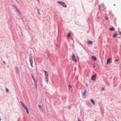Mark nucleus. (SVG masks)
Segmentation results:
<instances>
[{
    "label": "nucleus",
    "instance_id": "nucleus-16",
    "mask_svg": "<svg viewBox=\"0 0 121 121\" xmlns=\"http://www.w3.org/2000/svg\"><path fill=\"white\" fill-rule=\"evenodd\" d=\"M15 8L16 9V10L17 11V12H18V13H19L20 12V11L18 10V9L16 8V7H15Z\"/></svg>",
    "mask_w": 121,
    "mask_h": 121
},
{
    "label": "nucleus",
    "instance_id": "nucleus-36",
    "mask_svg": "<svg viewBox=\"0 0 121 121\" xmlns=\"http://www.w3.org/2000/svg\"><path fill=\"white\" fill-rule=\"evenodd\" d=\"M95 121H96V120H95Z\"/></svg>",
    "mask_w": 121,
    "mask_h": 121
},
{
    "label": "nucleus",
    "instance_id": "nucleus-4",
    "mask_svg": "<svg viewBox=\"0 0 121 121\" xmlns=\"http://www.w3.org/2000/svg\"><path fill=\"white\" fill-rule=\"evenodd\" d=\"M72 60L75 62H77V60L75 59V56L74 53H73L72 55Z\"/></svg>",
    "mask_w": 121,
    "mask_h": 121
},
{
    "label": "nucleus",
    "instance_id": "nucleus-5",
    "mask_svg": "<svg viewBox=\"0 0 121 121\" xmlns=\"http://www.w3.org/2000/svg\"><path fill=\"white\" fill-rule=\"evenodd\" d=\"M22 106L24 109L26 110L27 114H28L29 113V111L26 106H25L24 104L23 105H22Z\"/></svg>",
    "mask_w": 121,
    "mask_h": 121
},
{
    "label": "nucleus",
    "instance_id": "nucleus-10",
    "mask_svg": "<svg viewBox=\"0 0 121 121\" xmlns=\"http://www.w3.org/2000/svg\"><path fill=\"white\" fill-rule=\"evenodd\" d=\"M45 80L46 82L47 83H48V77H45Z\"/></svg>",
    "mask_w": 121,
    "mask_h": 121
},
{
    "label": "nucleus",
    "instance_id": "nucleus-13",
    "mask_svg": "<svg viewBox=\"0 0 121 121\" xmlns=\"http://www.w3.org/2000/svg\"><path fill=\"white\" fill-rule=\"evenodd\" d=\"M71 32H69L67 34V36L69 38L71 36Z\"/></svg>",
    "mask_w": 121,
    "mask_h": 121
},
{
    "label": "nucleus",
    "instance_id": "nucleus-12",
    "mask_svg": "<svg viewBox=\"0 0 121 121\" xmlns=\"http://www.w3.org/2000/svg\"><path fill=\"white\" fill-rule=\"evenodd\" d=\"M110 62V59L109 58L107 61V64H109Z\"/></svg>",
    "mask_w": 121,
    "mask_h": 121
},
{
    "label": "nucleus",
    "instance_id": "nucleus-31",
    "mask_svg": "<svg viewBox=\"0 0 121 121\" xmlns=\"http://www.w3.org/2000/svg\"><path fill=\"white\" fill-rule=\"evenodd\" d=\"M86 86H88V84H87V83H86Z\"/></svg>",
    "mask_w": 121,
    "mask_h": 121
},
{
    "label": "nucleus",
    "instance_id": "nucleus-26",
    "mask_svg": "<svg viewBox=\"0 0 121 121\" xmlns=\"http://www.w3.org/2000/svg\"><path fill=\"white\" fill-rule=\"evenodd\" d=\"M20 103L21 104V105H23V104H24L22 102V101H21L20 102Z\"/></svg>",
    "mask_w": 121,
    "mask_h": 121
},
{
    "label": "nucleus",
    "instance_id": "nucleus-18",
    "mask_svg": "<svg viewBox=\"0 0 121 121\" xmlns=\"http://www.w3.org/2000/svg\"><path fill=\"white\" fill-rule=\"evenodd\" d=\"M109 30H114V28L112 27V28H110L109 29Z\"/></svg>",
    "mask_w": 121,
    "mask_h": 121
},
{
    "label": "nucleus",
    "instance_id": "nucleus-23",
    "mask_svg": "<svg viewBox=\"0 0 121 121\" xmlns=\"http://www.w3.org/2000/svg\"><path fill=\"white\" fill-rule=\"evenodd\" d=\"M68 87H69V88H72V86L70 85H68Z\"/></svg>",
    "mask_w": 121,
    "mask_h": 121
},
{
    "label": "nucleus",
    "instance_id": "nucleus-17",
    "mask_svg": "<svg viewBox=\"0 0 121 121\" xmlns=\"http://www.w3.org/2000/svg\"><path fill=\"white\" fill-rule=\"evenodd\" d=\"M36 83H34V85H35V87L37 89V84Z\"/></svg>",
    "mask_w": 121,
    "mask_h": 121
},
{
    "label": "nucleus",
    "instance_id": "nucleus-9",
    "mask_svg": "<svg viewBox=\"0 0 121 121\" xmlns=\"http://www.w3.org/2000/svg\"><path fill=\"white\" fill-rule=\"evenodd\" d=\"M86 90H85L84 91V92L83 93V96H84L85 97L86 96Z\"/></svg>",
    "mask_w": 121,
    "mask_h": 121
},
{
    "label": "nucleus",
    "instance_id": "nucleus-30",
    "mask_svg": "<svg viewBox=\"0 0 121 121\" xmlns=\"http://www.w3.org/2000/svg\"><path fill=\"white\" fill-rule=\"evenodd\" d=\"M3 63H4V64H6V62H5V61H3Z\"/></svg>",
    "mask_w": 121,
    "mask_h": 121
},
{
    "label": "nucleus",
    "instance_id": "nucleus-33",
    "mask_svg": "<svg viewBox=\"0 0 121 121\" xmlns=\"http://www.w3.org/2000/svg\"><path fill=\"white\" fill-rule=\"evenodd\" d=\"M38 13H39V14H40V12H39H39H38Z\"/></svg>",
    "mask_w": 121,
    "mask_h": 121
},
{
    "label": "nucleus",
    "instance_id": "nucleus-37",
    "mask_svg": "<svg viewBox=\"0 0 121 121\" xmlns=\"http://www.w3.org/2000/svg\"><path fill=\"white\" fill-rule=\"evenodd\" d=\"M112 121H113V120Z\"/></svg>",
    "mask_w": 121,
    "mask_h": 121
},
{
    "label": "nucleus",
    "instance_id": "nucleus-15",
    "mask_svg": "<svg viewBox=\"0 0 121 121\" xmlns=\"http://www.w3.org/2000/svg\"><path fill=\"white\" fill-rule=\"evenodd\" d=\"M117 33H115L113 35V37L114 38H115V37H116V36H117Z\"/></svg>",
    "mask_w": 121,
    "mask_h": 121
},
{
    "label": "nucleus",
    "instance_id": "nucleus-11",
    "mask_svg": "<svg viewBox=\"0 0 121 121\" xmlns=\"http://www.w3.org/2000/svg\"><path fill=\"white\" fill-rule=\"evenodd\" d=\"M87 43L89 44H91L92 43V42L91 41L88 40L87 41Z\"/></svg>",
    "mask_w": 121,
    "mask_h": 121
},
{
    "label": "nucleus",
    "instance_id": "nucleus-29",
    "mask_svg": "<svg viewBox=\"0 0 121 121\" xmlns=\"http://www.w3.org/2000/svg\"><path fill=\"white\" fill-rule=\"evenodd\" d=\"M104 87H103L101 89L102 91H104Z\"/></svg>",
    "mask_w": 121,
    "mask_h": 121
},
{
    "label": "nucleus",
    "instance_id": "nucleus-8",
    "mask_svg": "<svg viewBox=\"0 0 121 121\" xmlns=\"http://www.w3.org/2000/svg\"><path fill=\"white\" fill-rule=\"evenodd\" d=\"M91 58L94 61H95L97 59V58L96 56H91Z\"/></svg>",
    "mask_w": 121,
    "mask_h": 121
},
{
    "label": "nucleus",
    "instance_id": "nucleus-35",
    "mask_svg": "<svg viewBox=\"0 0 121 121\" xmlns=\"http://www.w3.org/2000/svg\"><path fill=\"white\" fill-rule=\"evenodd\" d=\"M1 118L0 117V121L1 120Z\"/></svg>",
    "mask_w": 121,
    "mask_h": 121
},
{
    "label": "nucleus",
    "instance_id": "nucleus-2",
    "mask_svg": "<svg viewBox=\"0 0 121 121\" xmlns=\"http://www.w3.org/2000/svg\"><path fill=\"white\" fill-rule=\"evenodd\" d=\"M15 68L17 73L18 75H19L20 74V71L19 70L18 67L17 66L15 67Z\"/></svg>",
    "mask_w": 121,
    "mask_h": 121
},
{
    "label": "nucleus",
    "instance_id": "nucleus-24",
    "mask_svg": "<svg viewBox=\"0 0 121 121\" xmlns=\"http://www.w3.org/2000/svg\"><path fill=\"white\" fill-rule=\"evenodd\" d=\"M31 76L32 79H34V76H33L32 74L31 75Z\"/></svg>",
    "mask_w": 121,
    "mask_h": 121
},
{
    "label": "nucleus",
    "instance_id": "nucleus-7",
    "mask_svg": "<svg viewBox=\"0 0 121 121\" xmlns=\"http://www.w3.org/2000/svg\"><path fill=\"white\" fill-rule=\"evenodd\" d=\"M96 74H94L93 76H92L91 77V79L93 80H94L95 79V78L96 76Z\"/></svg>",
    "mask_w": 121,
    "mask_h": 121
},
{
    "label": "nucleus",
    "instance_id": "nucleus-21",
    "mask_svg": "<svg viewBox=\"0 0 121 121\" xmlns=\"http://www.w3.org/2000/svg\"><path fill=\"white\" fill-rule=\"evenodd\" d=\"M33 80L34 81L35 83H37V80L36 79H33Z\"/></svg>",
    "mask_w": 121,
    "mask_h": 121
},
{
    "label": "nucleus",
    "instance_id": "nucleus-19",
    "mask_svg": "<svg viewBox=\"0 0 121 121\" xmlns=\"http://www.w3.org/2000/svg\"><path fill=\"white\" fill-rule=\"evenodd\" d=\"M38 107L40 109L42 108V106L40 105H39L38 106Z\"/></svg>",
    "mask_w": 121,
    "mask_h": 121
},
{
    "label": "nucleus",
    "instance_id": "nucleus-14",
    "mask_svg": "<svg viewBox=\"0 0 121 121\" xmlns=\"http://www.w3.org/2000/svg\"><path fill=\"white\" fill-rule=\"evenodd\" d=\"M91 102L94 105H95V104L94 103V101H93L92 99H91Z\"/></svg>",
    "mask_w": 121,
    "mask_h": 121
},
{
    "label": "nucleus",
    "instance_id": "nucleus-3",
    "mask_svg": "<svg viewBox=\"0 0 121 121\" xmlns=\"http://www.w3.org/2000/svg\"><path fill=\"white\" fill-rule=\"evenodd\" d=\"M58 3L60 4L63 7H66L67 5L65 3L62 1H58Z\"/></svg>",
    "mask_w": 121,
    "mask_h": 121
},
{
    "label": "nucleus",
    "instance_id": "nucleus-6",
    "mask_svg": "<svg viewBox=\"0 0 121 121\" xmlns=\"http://www.w3.org/2000/svg\"><path fill=\"white\" fill-rule=\"evenodd\" d=\"M43 71L45 73V77H48V74L47 72L44 70H43Z\"/></svg>",
    "mask_w": 121,
    "mask_h": 121
},
{
    "label": "nucleus",
    "instance_id": "nucleus-22",
    "mask_svg": "<svg viewBox=\"0 0 121 121\" xmlns=\"http://www.w3.org/2000/svg\"><path fill=\"white\" fill-rule=\"evenodd\" d=\"M6 91L7 92H9V90L8 89V88H6Z\"/></svg>",
    "mask_w": 121,
    "mask_h": 121
},
{
    "label": "nucleus",
    "instance_id": "nucleus-1",
    "mask_svg": "<svg viewBox=\"0 0 121 121\" xmlns=\"http://www.w3.org/2000/svg\"><path fill=\"white\" fill-rule=\"evenodd\" d=\"M29 60L30 63V65L31 67H33V62L32 61V56L31 54H30V57L29 58Z\"/></svg>",
    "mask_w": 121,
    "mask_h": 121
},
{
    "label": "nucleus",
    "instance_id": "nucleus-20",
    "mask_svg": "<svg viewBox=\"0 0 121 121\" xmlns=\"http://www.w3.org/2000/svg\"><path fill=\"white\" fill-rule=\"evenodd\" d=\"M118 60H119V58L118 57H117V59H116V58L115 61L116 62H117L118 61Z\"/></svg>",
    "mask_w": 121,
    "mask_h": 121
},
{
    "label": "nucleus",
    "instance_id": "nucleus-27",
    "mask_svg": "<svg viewBox=\"0 0 121 121\" xmlns=\"http://www.w3.org/2000/svg\"><path fill=\"white\" fill-rule=\"evenodd\" d=\"M105 19L106 20H108V17H105Z\"/></svg>",
    "mask_w": 121,
    "mask_h": 121
},
{
    "label": "nucleus",
    "instance_id": "nucleus-28",
    "mask_svg": "<svg viewBox=\"0 0 121 121\" xmlns=\"http://www.w3.org/2000/svg\"><path fill=\"white\" fill-rule=\"evenodd\" d=\"M78 121H81L80 120V119L79 117H78Z\"/></svg>",
    "mask_w": 121,
    "mask_h": 121
},
{
    "label": "nucleus",
    "instance_id": "nucleus-25",
    "mask_svg": "<svg viewBox=\"0 0 121 121\" xmlns=\"http://www.w3.org/2000/svg\"><path fill=\"white\" fill-rule=\"evenodd\" d=\"M40 111H42V112H43V109L42 108H41L40 109Z\"/></svg>",
    "mask_w": 121,
    "mask_h": 121
},
{
    "label": "nucleus",
    "instance_id": "nucleus-32",
    "mask_svg": "<svg viewBox=\"0 0 121 121\" xmlns=\"http://www.w3.org/2000/svg\"><path fill=\"white\" fill-rule=\"evenodd\" d=\"M119 33L120 34H121V32H120Z\"/></svg>",
    "mask_w": 121,
    "mask_h": 121
},
{
    "label": "nucleus",
    "instance_id": "nucleus-34",
    "mask_svg": "<svg viewBox=\"0 0 121 121\" xmlns=\"http://www.w3.org/2000/svg\"><path fill=\"white\" fill-rule=\"evenodd\" d=\"M95 66H93V67L94 68H95Z\"/></svg>",
    "mask_w": 121,
    "mask_h": 121
}]
</instances>
